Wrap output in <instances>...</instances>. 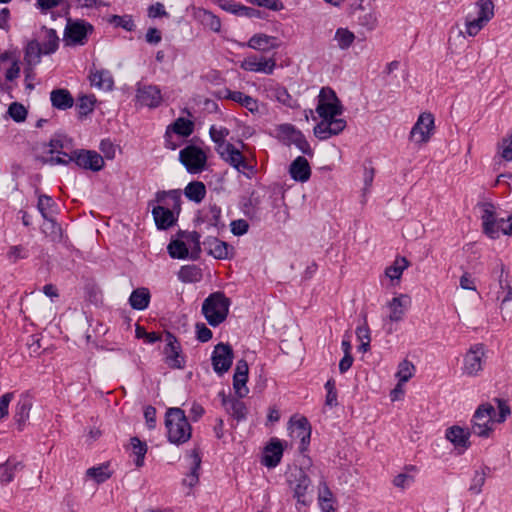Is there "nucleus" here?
<instances>
[{
  "label": "nucleus",
  "instance_id": "1",
  "mask_svg": "<svg viewBox=\"0 0 512 512\" xmlns=\"http://www.w3.org/2000/svg\"><path fill=\"white\" fill-rule=\"evenodd\" d=\"M156 201L166 204L155 206L152 209V215L159 230H167L175 224L177 216L181 211V191L178 189L169 191H158L156 193Z\"/></svg>",
  "mask_w": 512,
  "mask_h": 512
},
{
  "label": "nucleus",
  "instance_id": "2",
  "mask_svg": "<svg viewBox=\"0 0 512 512\" xmlns=\"http://www.w3.org/2000/svg\"><path fill=\"white\" fill-rule=\"evenodd\" d=\"M167 437L171 443L182 444L191 438V426L181 408H169L165 415Z\"/></svg>",
  "mask_w": 512,
  "mask_h": 512
},
{
  "label": "nucleus",
  "instance_id": "3",
  "mask_svg": "<svg viewBox=\"0 0 512 512\" xmlns=\"http://www.w3.org/2000/svg\"><path fill=\"white\" fill-rule=\"evenodd\" d=\"M231 301L223 292L210 294L202 304V313L209 325L216 327L223 323L229 313Z\"/></svg>",
  "mask_w": 512,
  "mask_h": 512
},
{
  "label": "nucleus",
  "instance_id": "4",
  "mask_svg": "<svg viewBox=\"0 0 512 512\" xmlns=\"http://www.w3.org/2000/svg\"><path fill=\"white\" fill-rule=\"evenodd\" d=\"M495 408L490 403H484L478 406L471 420L472 434L487 438L493 431Z\"/></svg>",
  "mask_w": 512,
  "mask_h": 512
},
{
  "label": "nucleus",
  "instance_id": "5",
  "mask_svg": "<svg viewBox=\"0 0 512 512\" xmlns=\"http://www.w3.org/2000/svg\"><path fill=\"white\" fill-rule=\"evenodd\" d=\"M316 112L322 119H332L343 113V106L331 88L323 87L320 90Z\"/></svg>",
  "mask_w": 512,
  "mask_h": 512
},
{
  "label": "nucleus",
  "instance_id": "6",
  "mask_svg": "<svg viewBox=\"0 0 512 512\" xmlns=\"http://www.w3.org/2000/svg\"><path fill=\"white\" fill-rule=\"evenodd\" d=\"M58 153L69 156V161H73L78 167L93 172L102 170L105 164L103 157L94 150L76 149L70 154L60 151Z\"/></svg>",
  "mask_w": 512,
  "mask_h": 512
},
{
  "label": "nucleus",
  "instance_id": "7",
  "mask_svg": "<svg viewBox=\"0 0 512 512\" xmlns=\"http://www.w3.org/2000/svg\"><path fill=\"white\" fill-rule=\"evenodd\" d=\"M179 161L189 173L198 174L206 167L207 155L200 147L188 145L180 151Z\"/></svg>",
  "mask_w": 512,
  "mask_h": 512
},
{
  "label": "nucleus",
  "instance_id": "8",
  "mask_svg": "<svg viewBox=\"0 0 512 512\" xmlns=\"http://www.w3.org/2000/svg\"><path fill=\"white\" fill-rule=\"evenodd\" d=\"M234 359V352L230 344L218 343L212 352L211 361L213 370L218 375H223L232 366Z\"/></svg>",
  "mask_w": 512,
  "mask_h": 512
},
{
  "label": "nucleus",
  "instance_id": "9",
  "mask_svg": "<svg viewBox=\"0 0 512 512\" xmlns=\"http://www.w3.org/2000/svg\"><path fill=\"white\" fill-rule=\"evenodd\" d=\"M93 26L83 20L72 22L68 19L64 39L68 45H84L87 41V36L92 33Z\"/></svg>",
  "mask_w": 512,
  "mask_h": 512
},
{
  "label": "nucleus",
  "instance_id": "10",
  "mask_svg": "<svg viewBox=\"0 0 512 512\" xmlns=\"http://www.w3.org/2000/svg\"><path fill=\"white\" fill-rule=\"evenodd\" d=\"M434 129V117L431 113H422L410 131V140L416 144L426 143Z\"/></svg>",
  "mask_w": 512,
  "mask_h": 512
},
{
  "label": "nucleus",
  "instance_id": "11",
  "mask_svg": "<svg viewBox=\"0 0 512 512\" xmlns=\"http://www.w3.org/2000/svg\"><path fill=\"white\" fill-rule=\"evenodd\" d=\"M166 342L164 347L165 363L172 369H183L185 360L181 354V346L177 338L172 333L167 332Z\"/></svg>",
  "mask_w": 512,
  "mask_h": 512
},
{
  "label": "nucleus",
  "instance_id": "12",
  "mask_svg": "<svg viewBox=\"0 0 512 512\" xmlns=\"http://www.w3.org/2000/svg\"><path fill=\"white\" fill-rule=\"evenodd\" d=\"M136 101L141 106L157 108L162 102L161 90L156 85L137 84Z\"/></svg>",
  "mask_w": 512,
  "mask_h": 512
},
{
  "label": "nucleus",
  "instance_id": "13",
  "mask_svg": "<svg viewBox=\"0 0 512 512\" xmlns=\"http://www.w3.org/2000/svg\"><path fill=\"white\" fill-rule=\"evenodd\" d=\"M484 355V344L479 343L471 346L464 357V373L469 376H476L482 370Z\"/></svg>",
  "mask_w": 512,
  "mask_h": 512
},
{
  "label": "nucleus",
  "instance_id": "14",
  "mask_svg": "<svg viewBox=\"0 0 512 512\" xmlns=\"http://www.w3.org/2000/svg\"><path fill=\"white\" fill-rule=\"evenodd\" d=\"M221 208L217 204H209L207 208L202 209L196 218L198 224H206L207 228H215L219 233L225 228V223L221 220Z\"/></svg>",
  "mask_w": 512,
  "mask_h": 512
},
{
  "label": "nucleus",
  "instance_id": "15",
  "mask_svg": "<svg viewBox=\"0 0 512 512\" xmlns=\"http://www.w3.org/2000/svg\"><path fill=\"white\" fill-rule=\"evenodd\" d=\"M248 363L244 359H240L236 363L235 372L233 375V388L239 398L246 397L249 389L246 385L248 381Z\"/></svg>",
  "mask_w": 512,
  "mask_h": 512
},
{
  "label": "nucleus",
  "instance_id": "16",
  "mask_svg": "<svg viewBox=\"0 0 512 512\" xmlns=\"http://www.w3.org/2000/svg\"><path fill=\"white\" fill-rule=\"evenodd\" d=\"M202 244L209 255L219 260L230 258L229 253L233 250L230 244L215 236L206 237Z\"/></svg>",
  "mask_w": 512,
  "mask_h": 512
},
{
  "label": "nucleus",
  "instance_id": "17",
  "mask_svg": "<svg viewBox=\"0 0 512 512\" xmlns=\"http://www.w3.org/2000/svg\"><path fill=\"white\" fill-rule=\"evenodd\" d=\"M291 424V433L294 437L300 439L299 451L303 453L310 443L311 425L306 417H301L295 421L291 419Z\"/></svg>",
  "mask_w": 512,
  "mask_h": 512
},
{
  "label": "nucleus",
  "instance_id": "18",
  "mask_svg": "<svg viewBox=\"0 0 512 512\" xmlns=\"http://www.w3.org/2000/svg\"><path fill=\"white\" fill-rule=\"evenodd\" d=\"M276 61L273 58L266 59L264 57L249 56L244 59L241 68L251 72H262L271 75L275 69Z\"/></svg>",
  "mask_w": 512,
  "mask_h": 512
},
{
  "label": "nucleus",
  "instance_id": "19",
  "mask_svg": "<svg viewBox=\"0 0 512 512\" xmlns=\"http://www.w3.org/2000/svg\"><path fill=\"white\" fill-rule=\"evenodd\" d=\"M219 396L221 397V402L225 410L231 414L234 419L238 422L246 419L248 409L243 401L226 396L224 391H221Z\"/></svg>",
  "mask_w": 512,
  "mask_h": 512
},
{
  "label": "nucleus",
  "instance_id": "20",
  "mask_svg": "<svg viewBox=\"0 0 512 512\" xmlns=\"http://www.w3.org/2000/svg\"><path fill=\"white\" fill-rule=\"evenodd\" d=\"M283 456V446L279 439L272 438L264 448L262 464L268 468H275Z\"/></svg>",
  "mask_w": 512,
  "mask_h": 512
},
{
  "label": "nucleus",
  "instance_id": "21",
  "mask_svg": "<svg viewBox=\"0 0 512 512\" xmlns=\"http://www.w3.org/2000/svg\"><path fill=\"white\" fill-rule=\"evenodd\" d=\"M55 202L52 197L46 194H40L38 196L37 209L40 212L43 219L51 224L52 233H60L61 227L57 224L56 220L51 215Z\"/></svg>",
  "mask_w": 512,
  "mask_h": 512
},
{
  "label": "nucleus",
  "instance_id": "22",
  "mask_svg": "<svg viewBox=\"0 0 512 512\" xmlns=\"http://www.w3.org/2000/svg\"><path fill=\"white\" fill-rule=\"evenodd\" d=\"M290 177L297 182H307L311 176L308 160L303 156L296 157L289 166Z\"/></svg>",
  "mask_w": 512,
  "mask_h": 512
},
{
  "label": "nucleus",
  "instance_id": "23",
  "mask_svg": "<svg viewBox=\"0 0 512 512\" xmlns=\"http://www.w3.org/2000/svg\"><path fill=\"white\" fill-rule=\"evenodd\" d=\"M472 434L470 429H464L460 426H452L446 430V438L456 447L468 449L471 445L469 438Z\"/></svg>",
  "mask_w": 512,
  "mask_h": 512
},
{
  "label": "nucleus",
  "instance_id": "24",
  "mask_svg": "<svg viewBox=\"0 0 512 512\" xmlns=\"http://www.w3.org/2000/svg\"><path fill=\"white\" fill-rule=\"evenodd\" d=\"M224 98L232 100L236 103H239L241 106L245 107L251 113H256L259 110V105L257 99L244 94L241 91H232L226 89Z\"/></svg>",
  "mask_w": 512,
  "mask_h": 512
},
{
  "label": "nucleus",
  "instance_id": "25",
  "mask_svg": "<svg viewBox=\"0 0 512 512\" xmlns=\"http://www.w3.org/2000/svg\"><path fill=\"white\" fill-rule=\"evenodd\" d=\"M50 101L54 108L67 110L74 105V98L67 89H54L50 93Z\"/></svg>",
  "mask_w": 512,
  "mask_h": 512
},
{
  "label": "nucleus",
  "instance_id": "26",
  "mask_svg": "<svg viewBox=\"0 0 512 512\" xmlns=\"http://www.w3.org/2000/svg\"><path fill=\"white\" fill-rule=\"evenodd\" d=\"M247 46L255 50L268 51L278 48L279 43L276 37L260 33L253 35L249 39Z\"/></svg>",
  "mask_w": 512,
  "mask_h": 512
},
{
  "label": "nucleus",
  "instance_id": "27",
  "mask_svg": "<svg viewBox=\"0 0 512 512\" xmlns=\"http://www.w3.org/2000/svg\"><path fill=\"white\" fill-rule=\"evenodd\" d=\"M410 304V298L407 295L401 294L398 297H394L389 302L390 315L389 319L394 322L402 320L406 307Z\"/></svg>",
  "mask_w": 512,
  "mask_h": 512
},
{
  "label": "nucleus",
  "instance_id": "28",
  "mask_svg": "<svg viewBox=\"0 0 512 512\" xmlns=\"http://www.w3.org/2000/svg\"><path fill=\"white\" fill-rule=\"evenodd\" d=\"M31 407L32 403L28 397H22L16 404L14 419L20 431L23 430L26 421L29 419Z\"/></svg>",
  "mask_w": 512,
  "mask_h": 512
},
{
  "label": "nucleus",
  "instance_id": "29",
  "mask_svg": "<svg viewBox=\"0 0 512 512\" xmlns=\"http://www.w3.org/2000/svg\"><path fill=\"white\" fill-rule=\"evenodd\" d=\"M150 297V292L147 288H138L131 293L129 304L135 310H144L149 305Z\"/></svg>",
  "mask_w": 512,
  "mask_h": 512
},
{
  "label": "nucleus",
  "instance_id": "30",
  "mask_svg": "<svg viewBox=\"0 0 512 512\" xmlns=\"http://www.w3.org/2000/svg\"><path fill=\"white\" fill-rule=\"evenodd\" d=\"M217 153L234 168H238L243 162V154L233 144L226 145L224 150L217 149Z\"/></svg>",
  "mask_w": 512,
  "mask_h": 512
},
{
  "label": "nucleus",
  "instance_id": "31",
  "mask_svg": "<svg viewBox=\"0 0 512 512\" xmlns=\"http://www.w3.org/2000/svg\"><path fill=\"white\" fill-rule=\"evenodd\" d=\"M296 480L297 484L294 487V497L297 499L298 503L306 506L309 503V500L306 498V492L310 486L311 481L309 477L302 471L299 473V476Z\"/></svg>",
  "mask_w": 512,
  "mask_h": 512
},
{
  "label": "nucleus",
  "instance_id": "32",
  "mask_svg": "<svg viewBox=\"0 0 512 512\" xmlns=\"http://www.w3.org/2000/svg\"><path fill=\"white\" fill-rule=\"evenodd\" d=\"M206 186L201 181H192L184 189L185 196L195 203H200L206 196Z\"/></svg>",
  "mask_w": 512,
  "mask_h": 512
},
{
  "label": "nucleus",
  "instance_id": "33",
  "mask_svg": "<svg viewBox=\"0 0 512 512\" xmlns=\"http://www.w3.org/2000/svg\"><path fill=\"white\" fill-rule=\"evenodd\" d=\"M42 54L44 53L40 43L36 40H32L27 44L25 48L24 60L28 66L34 67L40 63Z\"/></svg>",
  "mask_w": 512,
  "mask_h": 512
},
{
  "label": "nucleus",
  "instance_id": "34",
  "mask_svg": "<svg viewBox=\"0 0 512 512\" xmlns=\"http://www.w3.org/2000/svg\"><path fill=\"white\" fill-rule=\"evenodd\" d=\"M169 132L175 133L182 137H188L193 133L194 123L186 118L179 117L171 125L167 127Z\"/></svg>",
  "mask_w": 512,
  "mask_h": 512
},
{
  "label": "nucleus",
  "instance_id": "35",
  "mask_svg": "<svg viewBox=\"0 0 512 512\" xmlns=\"http://www.w3.org/2000/svg\"><path fill=\"white\" fill-rule=\"evenodd\" d=\"M91 84L104 89L111 90L114 85V80L111 73L107 70L96 71L90 75Z\"/></svg>",
  "mask_w": 512,
  "mask_h": 512
},
{
  "label": "nucleus",
  "instance_id": "36",
  "mask_svg": "<svg viewBox=\"0 0 512 512\" xmlns=\"http://www.w3.org/2000/svg\"><path fill=\"white\" fill-rule=\"evenodd\" d=\"M178 236L181 238H185L188 242L192 243V250H191V254L189 257L192 260H198L200 258V253L202 251V249H201L202 243L200 242V238H201L200 233H198L197 231L187 232V231L180 230L178 232Z\"/></svg>",
  "mask_w": 512,
  "mask_h": 512
},
{
  "label": "nucleus",
  "instance_id": "37",
  "mask_svg": "<svg viewBox=\"0 0 512 512\" xmlns=\"http://www.w3.org/2000/svg\"><path fill=\"white\" fill-rule=\"evenodd\" d=\"M191 458H192V466H191L190 473L183 480L184 485H187L189 487H193L198 483V481H199L198 471L201 466V456L196 449H194L192 451Z\"/></svg>",
  "mask_w": 512,
  "mask_h": 512
},
{
  "label": "nucleus",
  "instance_id": "38",
  "mask_svg": "<svg viewBox=\"0 0 512 512\" xmlns=\"http://www.w3.org/2000/svg\"><path fill=\"white\" fill-rule=\"evenodd\" d=\"M43 31L45 33V37L42 43H40L43 48V53L45 55L54 53L59 46V37L54 29H49L43 27Z\"/></svg>",
  "mask_w": 512,
  "mask_h": 512
},
{
  "label": "nucleus",
  "instance_id": "39",
  "mask_svg": "<svg viewBox=\"0 0 512 512\" xmlns=\"http://www.w3.org/2000/svg\"><path fill=\"white\" fill-rule=\"evenodd\" d=\"M22 463L15 459L9 458L3 465H1L2 473L0 475V481L2 484H8L14 479V472L22 468Z\"/></svg>",
  "mask_w": 512,
  "mask_h": 512
},
{
  "label": "nucleus",
  "instance_id": "40",
  "mask_svg": "<svg viewBox=\"0 0 512 512\" xmlns=\"http://www.w3.org/2000/svg\"><path fill=\"white\" fill-rule=\"evenodd\" d=\"M360 14L357 17L358 24L368 31L374 30L378 26V17L375 11H366L359 8Z\"/></svg>",
  "mask_w": 512,
  "mask_h": 512
},
{
  "label": "nucleus",
  "instance_id": "41",
  "mask_svg": "<svg viewBox=\"0 0 512 512\" xmlns=\"http://www.w3.org/2000/svg\"><path fill=\"white\" fill-rule=\"evenodd\" d=\"M167 251L173 259H186L189 256V250L185 242L179 239L171 240L167 246Z\"/></svg>",
  "mask_w": 512,
  "mask_h": 512
},
{
  "label": "nucleus",
  "instance_id": "42",
  "mask_svg": "<svg viewBox=\"0 0 512 512\" xmlns=\"http://www.w3.org/2000/svg\"><path fill=\"white\" fill-rule=\"evenodd\" d=\"M86 475L87 477L94 479L98 484H100L108 480L112 473L109 470L108 464H101L99 466L87 469Z\"/></svg>",
  "mask_w": 512,
  "mask_h": 512
},
{
  "label": "nucleus",
  "instance_id": "43",
  "mask_svg": "<svg viewBox=\"0 0 512 512\" xmlns=\"http://www.w3.org/2000/svg\"><path fill=\"white\" fill-rule=\"evenodd\" d=\"M334 39L340 49L346 50L353 44L355 35L346 28H338L335 32Z\"/></svg>",
  "mask_w": 512,
  "mask_h": 512
},
{
  "label": "nucleus",
  "instance_id": "44",
  "mask_svg": "<svg viewBox=\"0 0 512 512\" xmlns=\"http://www.w3.org/2000/svg\"><path fill=\"white\" fill-rule=\"evenodd\" d=\"M178 277L182 282H196L201 278V269L196 265L182 266Z\"/></svg>",
  "mask_w": 512,
  "mask_h": 512
},
{
  "label": "nucleus",
  "instance_id": "45",
  "mask_svg": "<svg viewBox=\"0 0 512 512\" xmlns=\"http://www.w3.org/2000/svg\"><path fill=\"white\" fill-rule=\"evenodd\" d=\"M407 267L408 261L405 257L396 258L394 264L386 268L385 274L391 280H399Z\"/></svg>",
  "mask_w": 512,
  "mask_h": 512
},
{
  "label": "nucleus",
  "instance_id": "46",
  "mask_svg": "<svg viewBox=\"0 0 512 512\" xmlns=\"http://www.w3.org/2000/svg\"><path fill=\"white\" fill-rule=\"evenodd\" d=\"M132 452L136 456L134 463L137 467H142L144 458L147 453V445L145 442L140 441L139 438H131Z\"/></svg>",
  "mask_w": 512,
  "mask_h": 512
},
{
  "label": "nucleus",
  "instance_id": "47",
  "mask_svg": "<svg viewBox=\"0 0 512 512\" xmlns=\"http://www.w3.org/2000/svg\"><path fill=\"white\" fill-rule=\"evenodd\" d=\"M299 130H297L292 124H281L277 127L278 138L285 144L291 145L292 139L296 138Z\"/></svg>",
  "mask_w": 512,
  "mask_h": 512
},
{
  "label": "nucleus",
  "instance_id": "48",
  "mask_svg": "<svg viewBox=\"0 0 512 512\" xmlns=\"http://www.w3.org/2000/svg\"><path fill=\"white\" fill-rule=\"evenodd\" d=\"M478 8L477 17L488 23L494 16V4L492 0H478L476 2Z\"/></svg>",
  "mask_w": 512,
  "mask_h": 512
},
{
  "label": "nucleus",
  "instance_id": "49",
  "mask_svg": "<svg viewBox=\"0 0 512 512\" xmlns=\"http://www.w3.org/2000/svg\"><path fill=\"white\" fill-rule=\"evenodd\" d=\"M96 99L94 95H82L78 98L76 107L80 117L86 116L94 110Z\"/></svg>",
  "mask_w": 512,
  "mask_h": 512
},
{
  "label": "nucleus",
  "instance_id": "50",
  "mask_svg": "<svg viewBox=\"0 0 512 512\" xmlns=\"http://www.w3.org/2000/svg\"><path fill=\"white\" fill-rule=\"evenodd\" d=\"M209 134L212 141L217 145L216 150H224L225 146L230 144L225 141V138L229 135V130L227 128L217 129L215 126H211Z\"/></svg>",
  "mask_w": 512,
  "mask_h": 512
},
{
  "label": "nucleus",
  "instance_id": "51",
  "mask_svg": "<svg viewBox=\"0 0 512 512\" xmlns=\"http://www.w3.org/2000/svg\"><path fill=\"white\" fill-rule=\"evenodd\" d=\"M414 369V365L407 360H404L399 364L396 374L399 379L397 387H399L402 383H406L412 378Z\"/></svg>",
  "mask_w": 512,
  "mask_h": 512
},
{
  "label": "nucleus",
  "instance_id": "52",
  "mask_svg": "<svg viewBox=\"0 0 512 512\" xmlns=\"http://www.w3.org/2000/svg\"><path fill=\"white\" fill-rule=\"evenodd\" d=\"M201 22L209 27L214 32H219L221 29V21L219 17L214 15L212 12L207 10H202L200 12Z\"/></svg>",
  "mask_w": 512,
  "mask_h": 512
},
{
  "label": "nucleus",
  "instance_id": "53",
  "mask_svg": "<svg viewBox=\"0 0 512 512\" xmlns=\"http://www.w3.org/2000/svg\"><path fill=\"white\" fill-rule=\"evenodd\" d=\"M486 471H489V467L485 466L482 471H475L472 483L469 487V491L474 494H479L482 491V487L486 481Z\"/></svg>",
  "mask_w": 512,
  "mask_h": 512
},
{
  "label": "nucleus",
  "instance_id": "54",
  "mask_svg": "<svg viewBox=\"0 0 512 512\" xmlns=\"http://www.w3.org/2000/svg\"><path fill=\"white\" fill-rule=\"evenodd\" d=\"M27 113V109L19 102L11 103L8 108L9 116L17 123L25 121Z\"/></svg>",
  "mask_w": 512,
  "mask_h": 512
},
{
  "label": "nucleus",
  "instance_id": "55",
  "mask_svg": "<svg viewBox=\"0 0 512 512\" xmlns=\"http://www.w3.org/2000/svg\"><path fill=\"white\" fill-rule=\"evenodd\" d=\"M109 22L114 24L116 27H121L129 32L135 29V23L130 15H112Z\"/></svg>",
  "mask_w": 512,
  "mask_h": 512
},
{
  "label": "nucleus",
  "instance_id": "56",
  "mask_svg": "<svg viewBox=\"0 0 512 512\" xmlns=\"http://www.w3.org/2000/svg\"><path fill=\"white\" fill-rule=\"evenodd\" d=\"M483 20H481L479 17L476 18H470V16H467L465 21L466 26V34L468 36H475L477 35L480 30L486 25Z\"/></svg>",
  "mask_w": 512,
  "mask_h": 512
},
{
  "label": "nucleus",
  "instance_id": "57",
  "mask_svg": "<svg viewBox=\"0 0 512 512\" xmlns=\"http://www.w3.org/2000/svg\"><path fill=\"white\" fill-rule=\"evenodd\" d=\"M276 99L283 105L294 108L297 105V101L289 94L285 87H278L275 89Z\"/></svg>",
  "mask_w": 512,
  "mask_h": 512
},
{
  "label": "nucleus",
  "instance_id": "58",
  "mask_svg": "<svg viewBox=\"0 0 512 512\" xmlns=\"http://www.w3.org/2000/svg\"><path fill=\"white\" fill-rule=\"evenodd\" d=\"M29 256V251L22 245L11 246L7 258L10 262L16 263L20 259H26Z\"/></svg>",
  "mask_w": 512,
  "mask_h": 512
},
{
  "label": "nucleus",
  "instance_id": "59",
  "mask_svg": "<svg viewBox=\"0 0 512 512\" xmlns=\"http://www.w3.org/2000/svg\"><path fill=\"white\" fill-rule=\"evenodd\" d=\"M501 157L506 161L512 160V131L510 134L503 138L498 145Z\"/></svg>",
  "mask_w": 512,
  "mask_h": 512
},
{
  "label": "nucleus",
  "instance_id": "60",
  "mask_svg": "<svg viewBox=\"0 0 512 512\" xmlns=\"http://www.w3.org/2000/svg\"><path fill=\"white\" fill-rule=\"evenodd\" d=\"M504 223V219H500L499 221L494 220L489 222L488 225L482 224L483 232L491 239H496L500 236L501 225Z\"/></svg>",
  "mask_w": 512,
  "mask_h": 512
},
{
  "label": "nucleus",
  "instance_id": "61",
  "mask_svg": "<svg viewBox=\"0 0 512 512\" xmlns=\"http://www.w3.org/2000/svg\"><path fill=\"white\" fill-rule=\"evenodd\" d=\"M313 132H314V135L319 140H326V139L330 138L332 136V134H331V128H330L328 119H322V121L314 127Z\"/></svg>",
  "mask_w": 512,
  "mask_h": 512
},
{
  "label": "nucleus",
  "instance_id": "62",
  "mask_svg": "<svg viewBox=\"0 0 512 512\" xmlns=\"http://www.w3.org/2000/svg\"><path fill=\"white\" fill-rule=\"evenodd\" d=\"M292 142L303 154L309 157L313 156V150L301 131L298 132L295 139H292Z\"/></svg>",
  "mask_w": 512,
  "mask_h": 512
},
{
  "label": "nucleus",
  "instance_id": "63",
  "mask_svg": "<svg viewBox=\"0 0 512 512\" xmlns=\"http://www.w3.org/2000/svg\"><path fill=\"white\" fill-rule=\"evenodd\" d=\"M481 210H482V224L488 225L489 222L496 220L495 217V207L490 202H482L479 204Z\"/></svg>",
  "mask_w": 512,
  "mask_h": 512
},
{
  "label": "nucleus",
  "instance_id": "64",
  "mask_svg": "<svg viewBox=\"0 0 512 512\" xmlns=\"http://www.w3.org/2000/svg\"><path fill=\"white\" fill-rule=\"evenodd\" d=\"M414 482V476L403 472L396 475L393 479V485L397 488L405 489Z\"/></svg>",
  "mask_w": 512,
  "mask_h": 512
}]
</instances>
